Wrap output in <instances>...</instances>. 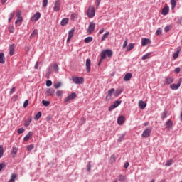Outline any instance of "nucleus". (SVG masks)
I'll return each mask as SVG.
<instances>
[{"label":"nucleus","instance_id":"obj_1","mask_svg":"<svg viewBox=\"0 0 182 182\" xmlns=\"http://www.w3.org/2000/svg\"><path fill=\"white\" fill-rule=\"evenodd\" d=\"M70 80H72L75 85H83L85 82V78L83 77L73 76Z\"/></svg>","mask_w":182,"mask_h":182},{"label":"nucleus","instance_id":"obj_2","mask_svg":"<svg viewBox=\"0 0 182 182\" xmlns=\"http://www.w3.org/2000/svg\"><path fill=\"white\" fill-rule=\"evenodd\" d=\"M87 15L88 18H95V15H96V9L93 6H90L87 11Z\"/></svg>","mask_w":182,"mask_h":182},{"label":"nucleus","instance_id":"obj_3","mask_svg":"<svg viewBox=\"0 0 182 182\" xmlns=\"http://www.w3.org/2000/svg\"><path fill=\"white\" fill-rule=\"evenodd\" d=\"M76 97H77V94H76V92H72L64 99V103H65V105H68V102L76 99Z\"/></svg>","mask_w":182,"mask_h":182},{"label":"nucleus","instance_id":"obj_4","mask_svg":"<svg viewBox=\"0 0 182 182\" xmlns=\"http://www.w3.org/2000/svg\"><path fill=\"white\" fill-rule=\"evenodd\" d=\"M120 105H122V100H117V101L114 102L113 105L109 107V112H112V110H114V109H116V107L120 106Z\"/></svg>","mask_w":182,"mask_h":182},{"label":"nucleus","instance_id":"obj_5","mask_svg":"<svg viewBox=\"0 0 182 182\" xmlns=\"http://www.w3.org/2000/svg\"><path fill=\"white\" fill-rule=\"evenodd\" d=\"M114 92H116V90H114V88H111L107 91V95L105 97V100H107V102H109V100H112V95H113Z\"/></svg>","mask_w":182,"mask_h":182},{"label":"nucleus","instance_id":"obj_6","mask_svg":"<svg viewBox=\"0 0 182 182\" xmlns=\"http://www.w3.org/2000/svg\"><path fill=\"white\" fill-rule=\"evenodd\" d=\"M91 65H92V60H90V58H87L85 63L87 73H90V70H92Z\"/></svg>","mask_w":182,"mask_h":182},{"label":"nucleus","instance_id":"obj_7","mask_svg":"<svg viewBox=\"0 0 182 182\" xmlns=\"http://www.w3.org/2000/svg\"><path fill=\"white\" fill-rule=\"evenodd\" d=\"M54 12H59L60 11V0H56L53 7Z\"/></svg>","mask_w":182,"mask_h":182},{"label":"nucleus","instance_id":"obj_8","mask_svg":"<svg viewBox=\"0 0 182 182\" xmlns=\"http://www.w3.org/2000/svg\"><path fill=\"white\" fill-rule=\"evenodd\" d=\"M151 133V129L150 128H147L146 129H145L142 134H141V136L144 138V139H147V137H150V134Z\"/></svg>","mask_w":182,"mask_h":182},{"label":"nucleus","instance_id":"obj_9","mask_svg":"<svg viewBox=\"0 0 182 182\" xmlns=\"http://www.w3.org/2000/svg\"><path fill=\"white\" fill-rule=\"evenodd\" d=\"M95 28H96V23L95 22H90L87 29V33H92L95 31Z\"/></svg>","mask_w":182,"mask_h":182},{"label":"nucleus","instance_id":"obj_10","mask_svg":"<svg viewBox=\"0 0 182 182\" xmlns=\"http://www.w3.org/2000/svg\"><path fill=\"white\" fill-rule=\"evenodd\" d=\"M180 86H181V78H180L177 84H171L170 85V89H171V90H177V89H178Z\"/></svg>","mask_w":182,"mask_h":182},{"label":"nucleus","instance_id":"obj_11","mask_svg":"<svg viewBox=\"0 0 182 182\" xmlns=\"http://www.w3.org/2000/svg\"><path fill=\"white\" fill-rule=\"evenodd\" d=\"M41 19V14L39 12H36L31 18V22H36Z\"/></svg>","mask_w":182,"mask_h":182},{"label":"nucleus","instance_id":"obj_12","mask_svg":"<svg viewBox=\"0 0 182 182\" xmlns=\"http://www.w3.org/2000/svg\"><path fill=\"white\" fill-rule=\"evenodd\" d=\"M151 43V40L149 38H143L141 39V46H146V45H150Z\"/></svg>","mask_w":182,"mask_h":182},{"label":"nucleus","instance_id":"obj_13","mask_svg":"<svg viewBox=\"0 0 182 182\" xmlns=\"http://www.w3.org/2000/svg\"><path fill=\"white\" fill-rule=\"evenodd\" d=\"M55 95V90L53 88H47L46 90V95L49 96H53Z\"/></svg>","mask_w":182,"mask_h":182},{"label":"nucleus","instance_id":"obj_14","mask_svg":"<svg viewBox=\"0 0 182 182\" xmlns=\"http://www.w3.org/2000/svg\"><path fill=\"white\" fill-rule=\"evenodd\" d=\"M181 51V48L178 47L177 50H176L173 55V59H177L178 58V55H180V52Z\"/></svg>","mask_w":182,"mask_h":182},{"label":"nucleus","instance_id":"obj_15","mask_svg":"<svg viewBox=\"0 0 182 182\" xmlns=\"http://www.w3.org/2000/svg\"><path fill=\"white\" fill-rule=\"evenodd\" d=\"M15 52V44H11L9 46V55L10 56H14V53Z\"/></svg>","mask_w":182,"mask_h":182},{"label":"nucleus","instance_id":"obj_16","mask_svg":"<svg viewBox=\"0 0 182 182\" xmlns=\"http://www.w3.org/2000/svg\"><path fill=\"white\" fill-rule=\"evenodd\" d=\"M171 127H173V121L168 119L166 122V129L167 130H170V129H171Z\"/></svg>","mask_w":182,"mask_h":182},{"label":"nucleus","instance_id":"obj_17","mask_svg":"<svg viewBox=\"0 0 182 182\" xmlns=\"http://www.w3.org/2000/svg\"><path fill=\"white\" fill-rule=\"evenodd\" d=\"M146 106H147V103H146L144 101L140 100L139 102V107L140 109H146Z\"/></svg>","mask_w":182,"mask_h":182},{"label":"nucleus","instance_id":"obj_18","mask_svg":"<svg viewBox=\"0 0 182 182\" xmlns=\"http://www.w3.org/2000/svg\"><path fill=\"white\" fill-rule=\"evenodd\" d=\"M169 11H170V8L168 7V6H166L163 8L161 14L164 16H166L168 14Z\"/></svg>","mask_w":182,"mask_h":182},{"label":"nucleus","instance_id":"obj_19","mask_svg":"<svg viewBox=\"0 0 182 182\" xmlns=\"http://www.w3.org/2000/svg\"><path fill=\"white\" fill-rule=\"evenodd\" d=\"M132 73H127L125 75H124V82H129V80H130L132 79Z\"/></svg>","mask_w":182,"mask_h":182},{"label":"nucleus","instance_id":"obj_20","mask_svg":"<svg viewBox=\"0 0 182 182\" xmlns=\"http://www.w3.org/2000/svg\"><path fill=\"white\" fill-rule=\"evenodd\" d=\"M69 23V18H64L61 20L60 25L61 26H65V25H68Z\"/></svg>","mask_w":182,"mask_h":182},{"label":"nucleus","instance_id":"obj_21","mask_svg":"<svg viewBox=\"0 0 182 182\" xmlns=\"http://www.w3.org/2000/svg\"><path fill=\"white\" fill-rule=\"evenodd\" d=\"M122 123H124V117L119 116L117 119V124L120 126Z\"/></svg>","mask_w":182,"mask_h":182},{"label":"nucleus","instance_id":"obj_22","mask_svg":"<svg viewBox=\"0 0 182 182\" xmlns=\"http://www.w3.org/2000/svg\"><path fill=\"white\" fill-rule=\"evenodd\" d=\"M31 137H32V132H29L28 133V134H26V135L24 136L23 141H28L31 139Z\"/></svg>","mask_w":182,"mask_h":182},{"label":"nucleus","instance_id":"obj_23","mask_svg":"<svg viewBox=\"0 0 182 182\" xmlns=\"http://www.w3.org/2000/svg\"><path fill=\"white\" fill-rule=\"evenodd\" d=\"M105 53L108 58H112V56H113V51L110 49L105 50Z\"/></svg>","mask_w":182,"mask_h":182},{"label":"nucleus","instance_id":"obj_24","mask_svg":"<svg viewBox=\"0 0 182 182\" xmlns=\"http://www.w3.org/2000/svg\"><path fill=\"white\" fill-rule=\"evenodd\" d=\"M132 49H134V43H129L127 46V51L130 52V50H132Z\"/></svg>","mask_w":182,"mask_h":182},{"label":"nucleus","instance_id":"obj_25","mask_svg":"<svg viewBox=\"0 0 182 182\" xmlns=\"http://www.w3.org/2000/svg\"><path fill=\"white\" fill-rule=\"evenodd\" d=\"M0 63L2 65L5 63V55H4V53H0Z\"/></svg>","mask_w":182,"mask_h":182},{"label":"nucleus","instance_id":"obj_26","mask_svg":"<svg viewBox=\"0 0 182 182\" xmlns=\"http://www.w3.org/2000/svg\"><path fill=\"white\" fill-rule=\"evenodd\" d=\"M31 122H32V117H29L27 120L25 121L24 126H26V127H28V126L31 124Z\"/></svg>","mask_w":182,"mask_h":182},{"label":"nucleus","instance_id":"obj_27","mask_svg":"<svg viewBox=\"0 0 182 182\" xmlns=\"http://www.w3.org/2000/svg\"><path fill=\"white\" fill-rule=\"evenodd\" d=\"M174 82V80L172 77H167L166 78V85H171Z\"/></svg>","mask_w":182,"mask_h":182},{"label":"nucleus","instance_id":"obj_28","mask_svg":"<svg viewBox=\"0 0 182 182\" xmlns=\"http://www.w3.org/2000/svg\"><path fill=\"white\" fill-rule=\"evenodd\" d=\"M109 32L105 33L102 36V38H101V42H103L104 41H106V39H107V38H109Z\"/></svg>","mask_w":182,"mask_h":182},{"label":"nucleus","instance_id":"obj_29","mask_svg":"<svg viewBox=\"0 0 182 182\" xmlns=\"http://www.w3.org/2000/svg\"><path fill=\"white\" fill-rule=\"evenodd\" d=\"M122 92H123V90H120V89L117 90L114 93L115 97H119V96L122 95Z\"/></svg>","mask_w":182,"mask_h":182},{"label":"nucleus","instance_id":"obj_30","mask_svg":"<svg viewBox=\"0 0 182 182\" xmlns=\"http://www.w3.org/2000/svg\"><path fill=\"white\" fill-rule=\"evenodd\" d=\"M38 30H34L31 34L30 38L32 39V38H36V36H38Z\"/></svg>","mask_w":182,"mask_h":182},{"label":"nucleus","instance_id":"obj_31","mask_svg":"<svg viewBox=\"0 0 182 182\" xmlns=\"http://www.w3.org/2000/svg\"><path fill=\"white\" fill-rule=\"evenodd\" d=\"M92 41H93V37L90 36V37L85 38V40H84V42L85 43H90V42H92Z\"/></svg>","mask_w":182,"mask_h":182},{"label":"nucleus","instance_id":"obj_32","mask_svg":"<svg viewBox=\"0 0 182 182\" xmlns=\"http://www.w3.org/2000/svg\"><path fill=\"white\" fill-rule=\"evenodd\" d=\"M150 55H151V53H148L145 55H144L141 58L142 60H146L150 58Z\"/></svg>","mask_w":182,"mask_h":182},{"label":"nucleus","instance_id":"obj_33","mask_svg":"<svg viewBox=\"0 0 182 182\" xmlns=\"http://www.w3.org/2000/svg\"><path fill=\"white\" fill-rule=\"evenodd\" d=\"M106 50H102V52H101V60H103L104 59H106Z\"/></svg>","mask_w":182,"mask_h":182},{"label":"nucleus","instance_id":"obj_34","mask_svg":"<svg viewBox=\"0 0 182 182\" xmlns=\"http://www.w3.org/2000/svg\"><path fill=\"white\" fill-rule=\"evenodd\" d=\"M15 178H16V174L12 173L11 178L8 182H15Z\"/></svg>","mask_w":182,"mask_h":182},{"label":"nucleus","instance_id":"obj_35","mask_svg":"<svg viewBox=\"0 0 182 182\" xmlns=\"http://www.w3.org/2000/svg\"><path fill=\"white\" fill-rule=\"evenodd\" d=\"M40 117H42V112H38L34 117L35 120H38Z\"/></svg>","mask_w":182,"mask_h":182},{"label":"nucleus","instance_id":"obj_36","mask_svg":"<svg viewBox=\"0 0 182 182\" xmlns=\"http://www.w3.org/2000/svg\"><path fill=\"white\" fill-rule=\"evenodd\" d=\"M74 33H75V28H72L68 31V36H70V38H73Z\"/></svg>","mask_w":182,"mask_h":182},{"label":"nucleus","instance_id":"obj_37","mask_svg":"<svg viewBox=\"0 0 182 182\" xmlns=\"http://www.w3.org/2000/svg\"><path fill=\"white\" fill-rule=\"evenodd\" d=\"M14 16H15V11H13L12 13H11L10 17L8 19L9 23L11 22V21H12V19H14Z\"/></svg>","mask_w":182,"mask_h":182},{"label":"nucleus","instance_id":"obj_38","mask_svg":"<svg viewBox=\"0 0 182 182\" xmlns=\"http://www.w3.org/2000/svg\"><path fill=\"white\" fill-rule=\"evenodd\" d=\"M2 157H4V146L0 145V159H2Z\"/></svg>","mask_w":182,"mask_h":182},{"label":"nucleus","instance_id":"obj_39","mask_svg":"<svg viewBox=\"0 0 182 182\" xmlns=\"http://www.w3.org/2000/svg\"><path fill=\"white\" fill-rule=\"evenodd\" d=\"M161 33H163V30L161 29V28H158L156 31V35H157V36H160Z\"/></svg>","mask_w":182,"mask_h":182},{"label":"nucleus","instance_id":"obj_40","mask_svg":"<svg viewBox=\"0 0 182 182\" xmlns=\"http://www.w3.org/2000/svg\"><path fill=\"white\" fill-rule=\"evenodd\" d=\"M173 164V159L168 160L165 164L166 167H170Z\"/></svg>","mask_w":182,"mask_h":182},{"label":"nucleus","instance_id":"obj_41","mask_svg":"<svg viewBox=\"0 0 182 182\" xmlns=\"http://www.w3.org/2000/svg\"><path fill=\"white\" fill-rule=\"evenodd\" d=\"M118 178H119V181H125V180H126V176H124L120 174V175H119Z\"/></svg>","mask_w":182,"mask_h":182},{"label":"nucleus","instance_id":"obj_42","mask_svg":"<svg viewBox=\"0 0 182 182\" xmlns=\"http://www.w3.org/2000/svg\"><path fill=\"white\" fill-rule=\"evenodd\" d=\"M171 9L176 8V0H171Z\"/></svg>","mask_w":182,"mask_h":182},{"label":"nucleus","instance_id":"obj_43","mask_svg":"<svg viewBox=\"0 0 182 182\" xmlns=\"http://www.w3.org/2000/svg\"><path fill=\"white\" fill-rule=\"evenodd\" d=\"M21 15H22V12L20 10H17L16 11V18H22V16H21Z\"/></svg>","mask_w":182,"mask_h":182},{"label":"nucleus","instance_id":"obj_44","mask_svg":"<svg viewBox=\"0 0 182 182\" xmlns=\"http://www.w3.org/2000/svg\"><path fill=\"white\" fill-rule=\"evenodd\" d=\"M90 170H92V164H90V162H88V164H87V171H88V173H90Z\"/></svg>","mask_w":182,"mask_h":182},{"label":"nucleus","instance_id":"obj_45","mask_svg":"<svg viewBox=\"0 0 182 182\" xmlns=\"http://www.w3.org/2000/svg\"><path fill=\"white\" fill-rule=\"evenodd\" d=\"M70 18L73 21L75 19H76V18H77V14L76 13H73L71 15H70Z\"/></svg>","mask_w":182,"mask_h":182},{"label":"nucleus","instance_id":"obj_46","mask_svg":"<svg viewBox=\"0 0 182 182\" xmlns=\"http://www.w3.org/2000/svg\"><path fill=\"white\" fill-rule=\"evenodd\" d=\"M52 74V68L50 67L48 68L46 73V76H50Z\"/></svg>","mask_w":182,"mask_h":182},{"label":"nucleus","instance_id":"obj_47","mask_svg":"<svg viewBox=\"0 0 182 182\" xmlns=\"http://www.w3.org/2000/svg\"><path fill=\"white\" fill-rule=\"evenodd\" d=\"M42 104L43 106L48 107L49 105H50V102L49 101L43 100Z\"/></svg>","mask_w":182,"mask_h":182},{"label":"nucleus","instance_id":"obj_48","mask_svg":"<svg viewBox=\"0 0 182 182\" xmlns=\"http://www.w3.org/2000/svg\"><path fill=\"white\" fill-rule=\"evenodd\" d=\"M8 29L10 33H14V32H15V28H14V26H9Z\"/></svg>","mask_w":182,"mask_h":182},{"label":"nucleus","instance_id":"obj_49","mask_svg":"<svg viewBox=\"0 0 182 182\" xmlns=\"http://www.w3.org/2000/svg\"><path fill=\"white\" fill-rule=\"evenodd\" d=\"M62 86V82H57L54 85L55 89H59Z\"/></svg>","mask_w":182,"mask_h":182},{"label":"nucleus","instance_id":"obj_50","mask_svg":"<svg viewBox=\"0 0 182 182\" xmlns=\"http://www.w3.org/2000/svg\"><path fill=\"white\" fill-rule=\"evenodd\" d=\"M33 147H35V145H33V144L28 145L27 146L28 151H31V150H32L33 149Z\"/></svg>","mask_w":182,"mask_h":182},{"label":"nucleus","instance_id":"obj_51","mask_svg":"<svg viewBox=\"0 0 182 182\" xmlns=\"http://www.w3.org/2000/svg\"><path fill=\"white\" fill-rule=\"evenodd\" d=\"M170 29H171V25L166 26L164 28V31L165 32H168L170 31Z\"/></svg>","mask_w":182,"mask_h":182},{"label":"nucleus","instance_id":"obj_52","mask_svg":"<svg viewBox=\"0 0 182 182\" xmlns=\"http://www.w3.org/2000/svg\"><path fill=\"white\" fill-rule=\"evenodd\" d=\"M25 132V129L23 128H19L18 130H17V133L18 134H22V133H23Z\"/></svg>","mask_w":182,"mask_h":182},{"label":"nucleus","instance_id":"obj_53","mask_svg":"<svg viewBox=\"0 0 182 182\" xmlns=\"http://www.w3.org/2000/svg\"><path fill=\"white\" fill-rule=\"evenodd\" d=\"M123 139H124V134L118 138V143H122V141H123Z\"/></svg>","mask_w":182,"mask_h":182},{"label":"nucleus","instance_id":"obj_54","mask_svg":"<svg viewBox=\"0 0 182 182\" xmlns=\"http://www.w3.org/2000/svg\"><path fill=\"white\" fill-rule=\"evenodd\" d=\"M53 68L55 69V72H58L59 71V66L58 65V63H54L53 65Z\"/></svg>","mask_w":182,"mask_h":182},{"label":"nucleus","instance_id":"obj_55","mask_svg":"<svg viewBox=\"0 0 182 182\" xmlns=\"http://www.w3.org/2000/svg\"><path fill=\"white\" fill-rule=\"evenodd\" d=\"M166 117H167V111H164L161 114V119H166Z\"/></svg>","mask_w":182,"mask_h":182},{"label":"nucleus","instance_id":"obj_56","mask_svg":"<svg viewBox=\"0 0 182 182\" xmlns=\"http://www.w3.org/2000/svg\"><path fill=\"white\" fill-rule=\"evenodd\" d=\"M48 6V0H43V8H46Z\"/></svg>","mask_w":182,"mask_h":182},{"label":"nucleus","instance_id":"obj_57","mask_svg":"<svg viewBox=\"0 0 182 182\" xmlns=\"http://www.w3.org/2000/svg\"><path fill=\"white\" fill-rule=\"evenodd\" d=\"M63 93V92H62V90H58L56 92V96H58V97H60V96H62Z\"/></svg>","mask_w":182,"mask_h":182},{"label":"nucleus","instance_id":"obj_58","mask_svg":"<svg viewBox=\"0 0 182 182\" xmlns=\"http://www.w3.org/2000/svg\"><path fill=\"white\" fill-rule=\"evenodd\" d=\"M46 86H47V87H50V86H52V81L51 80H47L46 81Z\"/></svg>","mask_w":182,"mask_h":182},{"label":"nucleus","instance_id":"obj_59","mask_svg":"<svg viewBox=\"0 0 182 182\" xmlns=\"http://www.w3.org/2000/svg\"><path fill=\"white\" fill-rule=\"evenodd\" d=\"M18 22H22V17H17V19L15 21L16 25H17Z\"/></svg>","mask_w":182,"mask_h":182},{"label":"nucleus","instance_id":"obj_60","mask_svg":"<svg viewBox=\"0 0 182 182\" xmlns=\"http://www.w3.org/2000/svg\"><path fill=\"white\" fill-rule=\"evenodd\" d=\"M28 105H29V101L26 100L23 102V107H28Z\"/></svg>","mask_w":182,"mask_h":182},{"label":"nucleus","instance_id":"obj_61","mask_svg":"<svg viewBox=\"0 0 182 182\" xmlns=\"http://www.w3.org/2000/svg\"><path fill=\"white\" fill-rule=\"evenodd\" d=\"M181 71V69L178 67L176 68L174 70L175 73H178Z\"/></svg>","mask_w":182,"mask_h":182},{"label":"nucleus","instance_id":"obj_62","mask_svg":"<svg viewBox=\"0 0 182 182\" xmlns=\"http://www.w3.org/2000/svg\"><path fill=\"white\" fill-rule=\"evenodd\" d=\"M15 90H16V88L14 87L11 90H10V95H14L15 93Z\"/></svg>","mask_w":182,"mask_h":182},{"label":"nucleus","instance_id":"obj_63","mask_svg":"<svg viewBox=\"0 0 182 182\" xmlns=\"http://www.w3.org/2000/svg\"><path fill=\"white\" fill-rule=\"evenodd\" d=\"M16 153H18V149H16V148H13L12 154H16Z\"/></svg>","mask_w":182,"mask_h":182},{"label":"nucleus","instance_id":"obj_64","mask_svg":"<svg viewBox=\"0 0 182 182\" xmlns=\"http://www.w3.org/2000/svg\"><path fill=\"white\" fill-rule=\"evenodd\" d=\"M127 46V40H125L124 41V43H123V46H122V48H126Z\"/></svg>","mask_w":182,"mask_h":182}]
</instances>
